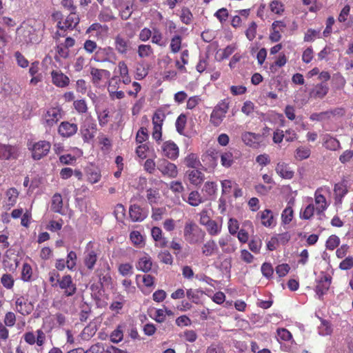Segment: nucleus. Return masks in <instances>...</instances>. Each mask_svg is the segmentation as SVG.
<instances>
[{
  "mask_svg": "<svg viewBox=\"0 0 353 353\" xmlns=\"http://www.w3.org/2000/svg\"><path fill=\"white\" fill-rule=\"evenodd\" d=\"M205 232L193 221L188 220L185 222L183 229L185 240L190 244L201 243L204 237Z\"/></svg>",
  "mask_w": 353,
  "mask_h": 353,
  "instance_id": "1",
  "label": "nucleus"
},
{
  "mask_svg": "<svg viewBox=\"0 0 353 353\" xmlns=\"http://www.w3.org/2000/svg\"><path fill=\"white\" fill-rule=\"evenodd\" d=\"M230 108L229 99L221 100L214 108L210 114V123L216 127L219 126L225 117Z\"/></svg>",
  "mask_w": 353,
  "mask_h": 353,
  "instance_id": "2",
  "label": "nucleus"
},
{
  "mask_svg": "<svg viewBox=\"0 0 353 353\" xmlns=\"http://www.w3.org/2000/svg\"><path fill=\"white\" fill-rule=\"evenodd\" d=\"M50 148V143L45 140H40L28 144V150L31 152L32 158L36 161L46 157Z\"/></svg>",
  "mask_w": 353,
  "mask_h": 353,
  "instance_id": "3",
  "label": "nucleus"
},
{
  "mask_svg": "<svg viewBox=\"0 0 353 353\" xmlns=\"http://www.w3.org/2000/svg\"><path fill=\"white\" fill-rule=\"evenodd\" d=\"M63 112L61 107H51L43 115V124L46 127H52L62 119Z\"/></svg>",
  "mask_w": 353,
  "mask_h": 353,
  "instance_id": "4",
  "label": "nucleus"
},
{
  "mask_svg": "<svg viewBox=\"0 0 353 353\" xmlns=\"http://www.w3.org/2000/svg\"><path fill=\"white\" fill-rule=\"evenodd\" d=\"M94 60L97 62H109L115 63L117 60V56L111 47L99 48L96 51Z\"/></svg>",
  "mask_w": 353,
  "mask_h": 353,
  "instance_id": "5",
  "label": "nucleus"
},
{
  "mask_svg": "<svg viewBox=\"0 0 353 353\" xmlns=\"http://www.w3.org/2000/svg\"><path fill=\"white\" fill-rule=\"evenodd\" d=\"M57 283L59 288L63 290V295L65 296H72L77 292V285L73 282L70 275H64L57 279Z\"/></svg>",
  "mask_w": 353,
  "mask_h": 353,
  "instance_id": "6",
  "label": "nucleus"
},
{
  "mask_svg": "<svg viewBox=\"0 0 353 353\" xmlns=\"http://www.w3.org/2000/svg\"><path fill=\"white\" fill-rule=\"evenodd\" d=\"M327 188H319L314 192V201L316 205V211L318 214H321L327 210L329 206L323 193L328 192Z\"/></svg>",
  "mask_w": 353,
  "mask_h": 353,
  "instance_id": "7",
  "label": "nucleus"
},
{
  "mask_svg": "<svg viewBox=\"0 0 353 353\" xmlns=\"http://www.w3.org/2000/svg\"><path fill=\"white\" fill-rule=\"evenodd\" d=\"M241 139L246 145L253 149H259L264 145L263 137L260 134L245 132L241 134Z\"/></svg>",
  "mask_w": 353,
  "mask_h": 353,
  "instance_id": "8",
  "label": "nucleus"
},
{
  "mask_svg": "<svg viewBox=\"0 0 353 353\" xmlns=\"http://www.w3.org/2000/svg\"><path fill=\"white\" fill-rule=\"evenodd\" d=\"M331 281L332 278L327 274H323L318 279L314 290L318 299H323V296L327 294L330 287Z\"/></svg>",
  "mask_w": 353,
  "mask_h": 353,
  "instance_id": "9",
  "label": "nucleus"
},
{
  "mask_svg": "<svg viewBox=\"0 0 353 353\" xmlns=\"http://www.w3.org/2000/svg\"><path fill=\"white\" fill-rule=\"evenodd\" d=\"M157 169L163 175L170 178H176L178 175V169L174 163L165 159H161L157 163Z\"/></svg>",
  "mask_w": 353,
  "mask_h": 353,
  "instance_id": "10",
  "label": "nucleus"
},
{
  "mask_svg": "<svg viewBox=\"0 0 353 353\" xmlns=\"http://www.w3.org/2000/svg\"><path fill=\"white\" fill-rule=\"evenodd\" d=\"M161 150L163 155L171 160L178 158L179 150L176 143L172 141H167L162 144Z\"/></svg>",
  "mask_w": 353,
  "mask_h": 353,
  "instance_id": "11",
  "label": "nucleus"
},
{
  "mask_svg": "<svg viewBox=\"0 0 353 353\" xmlns=\"http://www.w3.org/2000/svg\"><path fill=\"white\" fill-rule=\"evenodd\" d=\"M77 124L69 121H62L58 128L59 134L64 138L72 137L77 132Z\"/></svg>",
  "mask_w": 353,
  "mask_h": 353,
  "instance_id": "12",
  "label": "nucleus"
},
{
  "mask_svg": "<svg viewBox=\"0 0 353 353\" xmlns=\"http://www.w3.org/2000/svg\"><path fill=\"white\" fill-rule=\"evenodd\" d=\"M19 157V148L17 146L0 143V159H15Z\"/></svg>",
  "mask_w": 353,
  "mask_h": 353,
  "instance_id": "13",
  "label": "nucleus"
},
{
  "mask_svg": "<svg viewBox=\"0 0 353 353\" xmlns=\"http://www.w3.org/2000/svg\"><path fill=\"white\" fill-rule=\"evenodd\" d=\"M33 305L23 296L15 299V310L22 315H28L32 312Z\"/></svg>",
  "mask_w": 353,
  "mask_h": 353,
  "instance_id": "14",
  "label": "nucleus"
},
{
  "mask_svg": "<svg viewBox=\"0 0 353 353\" xmlns=\"http://www.w3.org/2000/svg\"><path fill=\"white\" fill-rule=\"evenodd\" d=\"M79 23V18L76 14V12H70L63 22H59V25H57V27L60 30H73Z\"/></svg>",
  "mask_w": 353,
  "mask_h": 353,
  "instance_id": "15",
  "label": "nucleus"
},
{
  "mask_svg": "<svg viewBox=\"0 0 353 353\" xmlns=\"http://www.w3.org/2000/svg\"><path fill=\"white\" fill-rule=\"evenodd\" d=\"M329 92V86L327 83L321 82L315 85L309 92V96L312 99H322Z\"/></svg>",
  "mask_w": 353,
  "mask_h": 353,
  "instance_id": "16",
  "label": "nucleus"
},
{
  "mask_svg": "<svg viewBox=\"0 0 353 353\" xmlns=\"http://www.w3.org/2000/svg\"><path fill=\"white\" fill-rule=\"evenodd\" d=\"M90 245L91 242H89L84 252L83 263L85 266L89 270H92L94 268L98 256L97 252L94 250L90 248Z\"/></svg>",
  "mask_w": 353,
  "mask_h": 353,
  "instance_id": "17",
  "label": "nucleus"
},
{
  "mask_svg": "<svg viewBox=\"0 0 353 353\" xmlns=\"http://www.w3.org/2000/svg\"><path fill=\"white\" fill-rule=\"evenodd\" d=\"M130 216L134 222H141L148 216V210L138 205H132L129 210Z\"/></svg>",
  "mask_w": 353,
  "mask_h": 353,
  "instance_id": "18",
  "label": "nucleus"
},
{
  "mask_svg": "<svg viewBox=\"0 0 353 353\" xmlns=\"http://www.w3.org/2000/svg\"><path fill=\"white\" fill-rule=\"evenodd\" d=\"M190 183L194 186H200L205 180L204 174L199 170H188L185 173Z\"/></svg>",
  "mask_w": 353,
  "mask_h": 353,
  "instance_id": "19",
  "label": "nucleus"
},
{
  "mask_svg": "<svg viewBox=\"0 0 353 353\" xmlns=\"http://www.w3.org/2000/svg\"><path fill=\"white\" fill-rule=\"evenodd\" d=\"M114 46L117 51L121 54H126L131 49V42L120 34L114 38Z\"/></svg>",
  "mask_w": 353,
  "mask_h": 353,
  "instance_id": "20",
  "label": "nucleus"
},
{
  "mask_svg": "<svg viewBox=\"0 0 353 353\" xmlns=\"http://www.w3.org/2000/svg\"><path fill=\"white\" fill-rule=\"evenodd\" d=\"M51 77L53 84L57 87L65 88L69 85V78L59 70L52 71Z\"/></svg>",
  "mask_w": 353,
  "mask_h": 353,
  "instance_id": "21",
  "label": "nucleus"
},
{
  "mask_svg": "<svg viewBox=\"0 0 353 353\" xmlns=\"http://www.w3.org/2000/svg\"><path fill=\"white\" fill-rule=\"evenodd\" d=\"M183 200L192 207H197L204 202L201 194L197 190L191 191L188 196H182Z\"/></svg>",
  "mask_w": 353,
  "mask_h": 353,
  "instance_id": "22",
  "label": "nucleus"
},
{
  "mask_svg": "<svg viewBox=\"0 0 353 353\" xmlns=\"http://www.w3.org/2000/svg\"><path fill=\"white\" fill-rule=\"evenodd\" d=\"M276 172L283 179H291L294 175V172L291 170L288 164L284 162H279L275 168Z\"/></svg>",
  "mask_w": 353,
  "mask_h": 353,
  "instance_id": "23",
  "label": "nucleus"
},
{
  "mask_svg": "<svg viewBox=\"0 0 353 353\" xmlns=\"http://www.w3.org/2000/svg\"><path fill=\"white\" fill-rule=\"evenodd\" d=\"M92 76V81L94 84L98 85L100 82L105 79H109L110 72L104 69L92 68L90 72Z\"/></svg>",
  "mask_w": 353,
  "mask_h": 353,
  "instance_id": "24",
  "label": "nucleus"
},
{
  "mask_svg": "<svg viewBox=\"0 0 353 353\" xmlns=\"http://www.w3.org/2000/svg\"><path fill=\"white\" fill-rule=\"evenodd\" d=\"M219 245L223 252L225 253L234 252L236 249V246L232 243V237L229 235L221 237L219 240Z\"/></svg>",
  "mask_w": 353,
  "mask_h": 353,
  "instance_id": "25",
  "label": "nucleus"
},
{
  "mask_svg": "<svg viewBox=\"0 0 353 353\" xmlns=\"http://www.w3.org/2000/svg\"><path fill=\"white\" fill-rule=\"evenodd\" d=\"M151 235L153 239L161 248H165L168 245V240L163 236L162 230L159 227H153L151 230Z\"/></svg>",
  "mask_w": 353,
  "mask_h": 353,
  "instance_id": "26",
  "label": "nucleus"
},
{
  "mask_svg": "<svg viewBox=\"0 0 353 353\" xmlns=\"http://www.w3.org/2000/svg\"><path fill=\"white\" fill-rule=\"evenodd\" d=\"M261 220L263 225L267 228L274 227L276 225L272 212L270 210H265L261 212Z\"/></svg>",
  "mask_w": 353,
  "mask_h": 353,
  "instance_id": "27",
  "label": "nucleus"
},
{
  "mask_svg": "<svg viewBox=\"0 0 353 353\" xmlns=\"http://www.w3.org/2000/svg\"><path fill=\"white\" fill-rule=\"evenodd\" d=\"M152 265V262L151 257L148 254H145L139 259L137 265V268L142 272H148L151 270Z\"/></svg>",
  "mask_w": 353,
  "mask_h": 353,
  "instance_id": "28",
  "label": "nucleus"
},
{
  "mask_svg": "<svg viewBox=\"0 0 353 353\" xmlns=\"http://www.w3.org/2000/svg\"><path fill=\"white\" fill-rule=\"evenodd\" d=\"M97 132V125L94 123H92L85 129L81 130L82 138L85 142H90L95 137Z\"/></svg>",
  "mask_w": 353,
  "mask_h": 353,
  "instance_id": "29",
  "label": "nucleus"
},
{
  "mask_svg": "<svg viewBox=\"0 0 353 353\" xmlns=\"http://www.w3.org/2000/svg\"><path fill=\"white\" fill-rule=\"evenodd\" d=\"M323 140V145L330 150H336L341 147L339 141L330 134L324 135Z\"/></svg>",
  "mask_w": 353,
  "mask_h": 353,
  "instance_id": "30",
  "label": "nucleus"
},
{
  "mask_svg": "<svg viewBox=\"0 0 353 353\" xmlns=\"http://www.w3.org/2000/svg\"><path fill=\"white\" fill-rule=\"evenodd\" d=\"M182 36L176 34L172 37L170 42V52L173 54L178 53L182 48Z\"/></svg>",
  "mask_w": 353,
  "mask_h": 353,
  "instance_id": "31",
  "label": "nucleus"
},
{
  "mask_svg": "<svg viewBox=\"0 0 353 353\" xmlns=\"http://www.w3.org/2000/svg\"><path fill=\"white\" fill-rule=\"evenodd\" d=\"M335 199L336 201L341 202L343 197L347 194V188L345 181L336 183L334 188Z\"/></svg>",
  "mask_w": 353,
  "mask_h": 353,
  "instance_id": "32",
  "label": "nucleus"
},
{
  "mask_svg": "<svg viewBox=\"0 0 353 353\" xmlns=\"http://www.w3.org/2000/svg\"><path fill=\"white\" fill-rule=\"evenodd\" d=\"M88 181L94 184L99 182L101 178V171L97 168H89L86 172Z\"/></svg>",
  "mask_w": 353,
  "mask_h": 353,
  "instance_id": "33",
  "label": "nucleus"
},
{
  "mask_svg": "<svg viewBox=\"0 0 353 353\" xmlns=\"http://www.w3.org/2000/svg\"><path fill=\"white\" fill-rule=\"evenodd\" d=\"M185 165L192 169L199 168L201 163L198 156L194 153L188 154L185 159Z\"/></svg>",
  "mask_w": 353,
  "mask_h": 353,
  "instance_id": "34",
  "label": "nucleus"
},
{
  "mask_svg": "<svg viewBox=\"0 0 353 353\" xmlns=\"http://www.w3.org/2000/svg\"><path fill=\"white\" fill-rule=\"evenodd\" d=\"M208 234L211 236H216L221 232L222 225L219 224L214 220H212L205 225Z\"/></svg>",
  "mask_w": 353,
  "mask_h": 353,
  "instance_id": "35",
  "label": "nucleus"
},
{
  "mask_svg": "<svg viewBox=\"0 0 353 353\" xmlns=\"http://www.w3.org/2000/svg\"><path fill=\"white\" fill-rule=\"evenodd\" d=\"M311 154L310 149L306 146H300L296 148L294 154V157L299 161L307 159Z\"/></svg>",
  "mask_w": 353,
  "mask_h": 353,
  "instance_id": "36",
  "label": "nucleus"
},
{
  "mask_svg": "<svg viewBox=\"0 0 353 353\" xmlns=\"http://www.w3.org/2000/svg\"><path fill=\"white\" fill-rule=\"evenodd\" d=\"M52 210L54 212L62 214L63 199L59 194H55L52 199Z\"/></svg>",
  "mask_w": 353,
  "mask_h": 353,
  "instance_id": "37",
  "label": "nucleus"
},
{
  "mask_svg": "<svg viewBox=\"0 0 353 353\" xmlns=\"http://www.w3.org/2000/svg\"><path fill=\"white\" fill-rule=\"evenodd\" d=\"M21 279L24 282H30L32 280V269L30 264L27 263H23Z\"/></svg>",
  "mask_w": 353,
  "mask_h": 353,
  "instance_id": "38",
  "label": "nucleus"
},
{
  "mask_svg": "<svg viewBox=\"0 0 353 353\" xmlns=\"http://www.w3.org/2000/svg\"><path fill=\"white\" fill-rule=\"evenodd\" d=\"M217 246L214 240L207 241L202 248V253L205 256H210L213 254L216 250Z\"/></svg>",
  "mask_w": 353,
  "mask_h": 353,
  "instance_id": "39",
  "label": "nucleus"
},
{
  "mask_svg": "<svg viewBox=\"0 0 353 353\" xmlns=\"http://www.w3.org/2000/svg\"><path fill=\"white\" fill-rule=\"evenodd\" d=\"M122 325H118L110 334V341L114 343H118L123 340V329Z\"/></svg>",
  "mask_w": 353,
  "mask_h": 353,
  "instance_id": "40",
  "label": "nucleus"
},
{
  "mask_svg": "<svg viewBox=\"0 0 353 353\" xmlns=\"http://www.w3.org/2000/svg\"><path fill=\"white\" fill-rule=\"evenodd\" d=\"M314 211L315 208L314 204L310 203L305 208L301 209L300 217L302 219L308 220L313 216Z\"/></svg>",
  "mask_w": 353,
  "mask_h": 353,
  "instance_id": "41",
  "label": "nucleus"
},
{
  "mask_svg": "<svg viewBox=\"0 0 353 353\" xmlns=\"http://www.w3.org/2000/svg\"><path fill=\"white\" fill-rule=\"evenodd\" d=\"M221 163L223 167L230 168L234 163L233 154L229 151L221 153Z\"/></svg>",
  "mask_w": 353,
  "mask_h": 353,
  "instance_id": "42",
  "label": "nucleus"
},
{
  "mask_svg": "<svg viewBox=\"0 0 353 353\" xmlns=\"http://www.w3.org/2000/svg\"><path fill=\"white\" fill-rule=\"evenodd\" d=\"M19 196V192L15 188H10L6 192V196L8 197L7 205L9 208L13 206L16 202Z\"/></svg>",
  "mask_w": 353,
  "mask_h": 353,
  "instance_id": "43",
  "label": "nucleus"
},
{
  "mask_svg": "<svg viewBox=\"0 0 353 353\" xmlns=\"http://www.w3.org/2000/svg\"><path fill=\"white\" fill-rule=\"evenodd\" d=\"M203 191L208 196H214L217 191V184L214 181H207L205 183Z\"/></svg>",
  "mask_w": 353,
  "mask_h": 353,
  "instance_id": "44",
  "label": "nucleus"
},
{
  "mask_svg": "<svg viewBox=\"0 0 353 353\" xmlns=\"http://www.w3.org/2000/svg\"><path fill=\"white\" fill-rule=\"evenodd\" d=\"M138 54L141 58L148 57L153 54V50L150 45L141 44L138 47Z\"/></svg>",
  "mask_w": 353,
  "mask_h": 353,
  "instance_id": "45",
  "label": "nucleus"
},
{
  "mask_svg": "<svg viewBox=\"0 0 353 353\" xmlns=\"http://www.w3.org/2000/svg\"><path fill=\"white\" fill-rule=\"evenodd\" d=\"M77 254L75 252L70 251L68 253L67 259L65 261L66 267L68 268V269H69L70 270H74L75 269L76 264H77Z\"/></svg>",
  "mask_w": 353,
  "mask_h": 353,
  "instance_id": "46",
  "label": "nucleus"
},
{
  "mask_svg": "<svg viewBox=\"0 0 353 353\" xmlns=\"http://www.w3.org/2000/svg\"><path fill=\"white\" fill-rule=\"evenodd\" d=\"M1 283L7 290H11L14 283L13 276L10 274H3L1 277Z\"/></svg>",
  "mask_w": 353,
  "mask_h": 353,
  "instance_id": "47",
  "label": "nucleus"
},
{
  "mask_svg": "<svg viewBox=\"0 0 353 353\" xmlns=\"http://www.w3.org/2000/svg\"><path fill=\"white\" fill-rule=\"evenodd\" d=\"M221 184L222 188V194L228 195L230 194L232 190L234 189V185L236 183L231 180L225 179L221 181Z\"/></svg>",
  "mask_w": 353,
  "mask_h": 353,
  "instance_id": "48",
  "label": "nucleus"
},
{
  "mask_svg": "<svg viewBox=\"0 0 353 353\" xmlns=\"http://www.w3.org/2000/svg\"><path fill=\"white\" fill-rule=\"evenodd\" d=\"M98 19L102 22H109L114 19L112 12L108 9L102 10L99 14Z\"/></svg>",
  "mask_w": 353,
  "mask_h": 353,
  "instance_id": "49",
  "label": "nucleus"
},
{
  "mask_svg": "<svg viewBox=\"0 0 353 353\" xmlns=\"http://www.w3.org/2000/svg\"><path fill=\"white\" fill-rule=\"evenodd\" d=\"M147 200L150 205L157 203L160 198L159 192L157 190L148 189L147 190Z\"/></svg>",
  "mask_w": 353,
  "mask_h": 353,
  "instance_id": "50",
  "label": "nucleus"
},
{
  "mask_svg": "<svg viewBox=\"0 0 353 353\" xmlns=\"http://www.w3.org/2000/svg\"><path fill=\"white\" fill-rule=\"evenodd\" d=\"M293 210L290 206H288L285 208L281 214L282 222L284 224H288L291 222L293 218Z\"/></svg>",
  "mask_w": 353,
  "mask_h": 353,
  "instance_id": "51",
  "label": "nucleus"
},
{
  "mask_svg": "<svg viewBox=\"0 0 353 353\" xmlns=\"http://www.w3.org/2000/svg\"><path fill=\"white\" fill-rule=\"evenodd\" d=\"M185 123H186V117L185 114H180L176 121V123H175V125H176V131L180 134H183V131H184V129H185Z\"/></svg>",
  "mask_w": 353,
  "mask_h": 353,
  "instance_id": "52",
  "label": "nucleus"
},
{
  "mask_svg": "<svg viewBox=\"0 0 353 353\" xmlns=\"http://www.w3.org/2000/svg\"><path fill=\"white\" fill-rule=\"evenodd\" d=\"M192 14L188 8H183L181 10L180 19L183 23L186 25L190 24L192 22Z\"/></svg>",
  "mask_w": 353,
  "mask_h": 353,
  "instance_id": "53",
  "label": "nucleus"
},
{
  "mask_svg": "<svg viewBox=\"0 0 353 353\" xmlns=\"http://www.w3.org/2000/svg\"><path fill=\"white\" fill-rule=\"evenodd\" d=\"M332 329L329 323L325 320H321V323L319 327V333L322 336L329 335L332 333Z\"/></svg>",
  "mask_w": 353,
  "mask_h": 353,
  "instance_id": "54",
  "label": "nucleus"
},
{
  "mask_svg": "<svg viewBox=\"0 0 353 353\" xmlns=\"http://www.w3.org/2000/svg\"><path fill=\"white\" fill-rule=\"evenodd\" d=\"M151 42L161 48L165 47L168 43L167 39L164 37L163 33L157 35H152Z\"/></svg>",
  "mask_w": 353,
  "mask_h": 353,
  "instance_id": "55",
  "label": "nucleus"
},
{
  "mask_svg": "<svg viewBox=\"0 0 353 353\" xmlns=\"http://www.w3.org/2000/svg\"><path fill=\"white\" fill-rule=\"evenodd\" d=\"M340 243V239L336 235H331L326 241V248L330 250H334Z\"/></svg>",
  "mask_w": 353,
  "mask_h": 353,
  "instance_id": "56",
  "label": "nucleus"
},
{
  "mask_svg": "<svg viewBox=\"0 0 353 353\" xmlns=\"http://www.w3.org/2000/svg\"><path fill=\"white\" fill-rule=\"evenodd\" d=\"M85 353H107L105 345L101 343L92 345Z\"/></svg>",
  "mask_w": 353,
  "mask_h": 353,
  "instance_id": "57",
  "label": "nucleus"
},
{
  "mask_svg": "<svg viewBox=\"0 0 353 353\" xmlns=\"http://www.w3.org/2000/svg\"><path fill=\"white\" fill-rule=\"evenodd\" d=\"M261 270L263 276L267 279H270L272 276L274 270L272 265L269 263H264L262 264Z\"/></svg>",
  "mask_w": 353,
  "mask_h": 353,
  "instance_id": "58",
  "label": "nucleus"
},
{
  "mask_svg": "<svg viewBox=\"0 0 353 353\" xmlns=\"http://www.w3.org/2000/svg\"><path fill=\"white\" fill-rule=\"evenodd\" d=\"M73 105L79 113H85L88 110L87 103L83 99L74 101Z\"/></svg>",
  "mask_w": 353,
  "mask_h": 353,
  "instance_id": "59",
  "label": "nucleus"
},
{
  "mask_svg": "<svg viewBox=\"0 0 353 353\" xmlns=\"http://www.w3.org/2000/svg\"><path fill=\"white\" fill-rule=\"evenodd\" d=\"M277 336L279 339L285 341H288L292 339V334L285 328L278 329Z\"/></svg>",
  "mask_w": 353,
  "mask_h": 353,
  "instance_id": "60",
  "label": "nucleus"
},
{
  "mask_svg": "<svg viewBox=\"0 0 353 353\" xmlns=\"http://www.w3.org/2000/svg\"><path fill=\"white\" fill-rule=\"evenodd\" d=\"M239 229V223L236 219L230 218L228 221V230L230 234L234 235Z\"/></svg>",
  "mask_w": 353,
  "mask_h": 353,
  "instance_id": "61",
  "label": "nucleus"
},
{
  "mask_svg": "<svg viewBox=\"0 0 353 353\" xmlns=\"http://www.w3.org/2000/svg\"><path fill=\"white\" fill-rule=\"evenodd\" d=\"M205 353H225V352L221 344L214 343L207 347Z\"/></svg>",
  "mask_w": 353,
  "mask_h": 353,
  "instance_id": "62",
  "label": "nucleus"
},
{
  "mask_svg": "<svg viewBox=\"0 0 353 353\" xmlns=\"http://www.w3.org/2000/svg\"><path fill=\"white\" fill-rule=\"evenodd\" d=\"M290 270V267L288 264L282 263V264L278 265L276 267L275 271L279 277H283L289 272Z\"/></svg>",
  "mask_w": 353,
  "mask_h": 353,
  "instance_id": "63",
  "label": "nucleus"
},
{
  "mask_svg": "<svg viewBox=\"0 0 353 353\" xmlns=\"http://www.w3.org/2000/svg\"><path fill=\"white\" fill-rule=\"evenodd\" d=\"M255 105L251 101H246L243 103L241 112L247 116L250 115L254 111Z\"/></svg>",
  "mask_w": 353,
  "mask_h": 353,
  "instance_id": "64",
  "label": "nucleus"
}]
</instances>
